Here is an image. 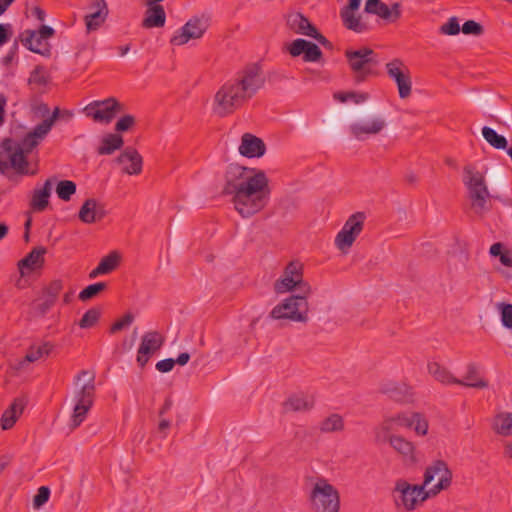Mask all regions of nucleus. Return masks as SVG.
<instances>
[{"label": "nucleus", "instance_id": "5701e85b", "mask_svg": "<svg viewBox=\"0 0 512 512\" xmlns=\"http://www.w3.org/2000/svg\"><path fill=\"white\" fill-rule=\"evenodd\" d=\"M290 55H303L305 62H318L322 58L320 48L316 44L304 39H296L290 44Z\"/></svg>", "mask_w": 512, "mask_h": 512}, {"label": "nucleus", "instance_id": "6e6552de", "mask_svg": "<svg viewBox=\"0 0 512 512\" xmlns=\"http://www.w3.org/2000/svg\"><path fill=\"white\" fill-rule=\"evenodd\" d=\"M246 99L231 80L225 82L215 93L212 101V112L220 117L232 114L241 107Z\"/></svg>", "mask_w": 512, "mask_h": 512}, {"label": "nucleus", "instance_id": "aec40b11", "mask_svg": "<svg viewBox=\"0 0 512 512\" xmlns=\"http://www.w3.org/2000/svg\"><path fill=\"white\" fill-rule=\"evenodd\" d=\"M290 27L297 34L305 35L316 39L320 44L324 46H330V42L320 34L316 27L310 23V21L302 14L297 13L290 19Z\"/></svg>", "mask_w": 512, "mask_h": 512}, {"label": "nucleus", "instance_id": "09e8293b", "mask_svg": "<svg viewBox=\"0 0 512 512\" xmlns=\"http://www.w3.org/2000/svg\"><path fill=\"white\" fill-rule=\"evenodd\" d=\"M107 288V284L104 282H98L95 284H91L84 288L78 295L79 299L83 302H86L94 297H96L99 293L104 291Z\"/></svg>", "mask_w": 512, "mask_h": 512}, {"label": "nucleus", "instance_id": "c03bdc74", "mask_svg": "<svg viewBox=\"0 0 512 512\" xmlns=\"http://www.w3.org/2000/svg\"><path fill=\"white\" fill-rule=\"evenodd\" d=\"M482 135L492 147L496 149H506L508 144L506 138L499 135L494 129L485 126L482 128Z\"/></svg>", "mask_w": 512, "mask_h": 512}, {"label": "nucleus", "instance_id": "603ef678", "mask_svg": "<svg viewBox=\"0 0 512 512\" xmlns=\"http://www.w3.org/2000/svg\"><path fill=\"white\" fill-rule=\"evenodd\" d=\"M460 32V24L457 17H451L440 27V33L444 35H457Z\"/></svg>", "mask_w": 512, "mask_h": 512}, {"label": "nucleus", "instance_id": "5fc2aeb1", "mask_svg": "<svg viewBox=\"0 0 512 512\" xmlns=\"http://www.w3.org/2000/svg\"><path fill=\"white\" fill-rule=\"evenodd\" d=\"M63 289V281L60 279L53 280L44 290V295L51 299L56 301L57 296L59 295L60 291Z\"/></svg>", "mask_w": 512, "mask_h": 512}, {"label": "nucleus", "instance_id": "9d476101", "mask_svg": "<svg viewBox=\"0 0 512 512\" xmlns=\"http://www.w3.org/2000/svg\"><path fill=\"white\" fill-rule=\"evenodd\" d=\"M231 81L236 84L237 89L247 101L262 88L265 78L260 66L252 63L241 69Z\"/></svg>", "mask_w": 512, "mask_h": 512}, {"label": "nucleus", "instance_id": "cd10ccee", "mask_svg": "<svg viewBox=\"0 0 512 512\" xmlns=\"http://www.w3.org/2000/svg\"><path fill=\"white\" fill-rule=\"evenodd\" d=\"M46 249L43 247L33 248L32 251L18 262V269L21 276L41 268L44 263V254Z\"/></svg>", "mask_w": 512, "mask_h": 512}, {"label": "nucleus", "instance_id": "f3484780", "mask_svg": "<svg viewBox=\"0 0 512 512\" xmlns=\"http://www.w3.org/2000/svg\"><path fill=\"white\" fill-rule=\"evenodd\" d=\"M386 127V120L382 116H373L350 125L351 135L357 140H365L370 136L381 133Z\"/></svg>", "mask_w": 512, "mask_h": 512}, {"label": "nucleus", "instance_id": "20e7f679", "mask_svg": "<svg viewBox=\"0 0 512 512\" xmlns=\"http://www.w3.org/2000/svg\"><path fill=\"white\" fill-rule=\"evenodd\" d=\"M396 509L400 512H412L419 509L431 499L422 484H412L405 479H398L392 490Z\"/></svg>", "mask_w": 512, "mask_h": 512}, {"label": "nucleus", "instance_id": "a18cd8bd", "mask_svg": "<svg viewBox=\"0 0 512 512\" xmlns=\"http://www.w3.org/2000/svg\"><path fill=\"white\" fill-rule=\"evenodd\" d=\"M411 428H413L417 436H426L429 430V422L427 418L417 412H412L410 416Z\"/></svg>", "mask_w": 512, "mask_h": 512}, {"label": "nucleus", "instance_id": "338daca9", "mask_svg": "<svg viewBox=\"0 0 512 512\" xmlns=\"http://www.w3.org/2000/svg\"><path fill=\"white\" fill-rule=\"evenodd\" d=\"M36 33L39 35L40 38H43L44 40L52 37L54 35V30L53 28L47 26V25H42L38 31H36Z\"/></svg>", "mask_w": 512, "mask_h": 512}, {"label": "nucleus", "instance_id": "ddd939ff", "mask_svg": "<svg viewBox=\"0 0 512 512\" xmlns=\"http://www.w3.org/2000/svg\"><path fill=\"white\" fill-rule=\"evenodd\" d=\"M205 20L193 17L189 19L181 28L176 30L170 39L173 46H183L191 40L200 39L207 30Z\"/></svg>", "mask_w": 512, "mask_h": 512}, {"label": "nucleus", "instance_id": "f03ea898", "mask_svg": "<svg viewBox=\"0 0 512 512\" xmlns=\"http://www.w3.org/2000/svg\"><path fill=\"white\" fill-rule=\"evenodd\" d=\"M463 183L468 191L473 210L482 214L490 209V192L486 182V170H479L474 164L463 169Z\"/></svg>", "mask_w": 512, "mask_h": 512}, {"label": "nucleus", "instance_id": "4c0bfd02", "mask_svg": "<svg viewBox=\"0 0 512 512\" xmlns=\"http://www.w3.org/2000/svg\"><path fill=\"white\" fill-rule=\"evenodd\" d=\"M380 391L389 397L402 400L406 395H411V387L404 383H396L393 381H385L380 385Z\"/></svg>", "mask_w": 512, "mask_h": 512}, {"label": "nucleus", "instance_id": "052dcab7", "mask_svg": "<svg viewBox=\"0 0 512 512\" xmlns=\"http://www.w3.org/2000/svg\"><path fill=\"white\" fill-rule=\"evenodd\" d=\"M29 82L30 83H36V84H39V85H44L46 84L47 82V78H46V74H45V71L42 67H36L30 77H29Z\"/></svg>", "mask_w": 512, "mask_h": 512}, {"label": "nucleus", "instance_id": "58836bf2", "mask_svg": "<svg viewBox=\"0 0 512 512\" xmlns=\"http://www.w3.org/2000/svg\"><path fill=\"white\" fill-rule=\"evenodd\" d=\"M493 430L495 433L501 436H511L512 435V413L501 411L498 412L493 420L492 424Z\"/></svg>", "mask_w": 512, "mask_h": 512}, {"label": "nucleus", "instance_id": "39448f33", "mask_svg": "<svg viewBox=\"0 0 512 512\" xmlns=\"http://www.w3.org/2000/svg\"><path fill=\"white\" fill-rule=\"evenodd\" d=\"M94 375L86 370L81 371L76 379L78 389L75 392L76 404L72 415L73 428L78 427L86 418L93 405L95 385Z\"/></svg>", "mask_w": 512, "mask_h": 512}, {"label": "nucleus", "instance_id": "9b49d317", "mask_svg": "<svg viewBox=\"0 0 512 512\" xmlns=\"http://www.w3.org/2000/svg\"><path fill=\"white\" fill-rule=\"evenodd\" d=\"M366 216L362 212H356L349 216L334 239L335 247L342 253L348 254L358 236L364 228Z\"/></svg>", "mask_w": 512, "mask_h": 512}, {"label": "nucleus", "instance_id": "37998d69", "mask_svg": "<svg viewBox=\"0 0 512 512\" xmlns=\"http://www.w3.org/2000/svg\"><path fill=\"white\" fill-rule=\"evenodd\" d=\"M333 98L340 103L353 102L354 104H361L364 103L369 98V96L364 92L339 91L333 94Z\"/></svg>", "mask_w": 512, "mask_h": 512}, {"label": "nucleus", "instance_id": "b1692460", "mask_svg": "<svg viewBox=\"0 0 512 512\" xmlns=\"http://www.w3.org/2000/svg\"><path fill=\"white\" fill-rule=\"evenodd\" d=\"M106 216L104 206L96 199L89 198L81 206L78 217L85 224H92L102 220Z\"/></svg>", "mask_w": 512, "mask_h": 512}, {"label": "nucleus", "instance_id": "69168bd1", "mask_svg": "<svg viewBox=\"0 0 512 512\" xmlns=\"http://www.w3.org/2000/svg\"><path fill=\"white\" fill-rule=\"evenodd\" d=\"M54 303V300H51L44 295L42 302L37 304L36 308L40 311L41 314H45L54 305Z\"/></svg>", "mask_w": 512, "mask_h": 512}, {"label": "nucleus", "instance_id": "473e14b6", "mask_svg": "<svg viewBox=\"0 0 512 512\" xmlns=\"http://www.w3.org/2000/svg\"><path fill=\"white\" fill-rule=\"evenodd\" d=\"M456 384L478 389L488 387V381L480 375L479 369L475 364H469L467 366L463 379H461L460 382H456Z\"/></svg>", "mask_w": 512, "mask_h": 512}, {"label": "nucleus", "instance_id": "e433bc0d", "mask_svg": "<svg viewBox=\"0 0 512 512\" xmlns=\"http://www.w3.org/2000/svg\"><path fill=\"white\" fill-rule=\"evenodd\" d=\"M27 36L22 39L23 45L32 52L48 55L50 53L47 42L40 38L36 31H26Z\"/></svg>", "mask_w": 512, "mask_h": 512}, {"label": "nucleus", "instance_id": "8fccbe9b", "mask_svg": "<svg viewBox=\"0 0 512 512\" xmlns=\"http://www.w3.org/2000/svg\"><path fill=\"white\" fill-rule=\"evenodd\" d=\"M100 315L101 311L98 308H91L87 310L80 319L79 326L83 329L92 328L99 321Z\"/></svg>", "mask_w": 512, "mask_h": 512}, {"label": "nucleus", "instance_id": "3c124183", "mask_svg": "<svg viewBox=\"0 0 512 512\" xmlns=\"http://www.w3.org/2000/svg\"><path fill=\"white\" fill-rule=\"evenodd\" d=\"M269 318L276 321L288 319V297L282 299L272 308Z\"/></svg>", "mask_w": 512, "mask_h": 512}, {"label": "nucleus", "instance_id": "c85d7f7f", "mask_svg": "<svg viewBox=\"0 0 512 512\" xmlns=\"http://www.w3.org/2000/svg\"><path fill=\"white\" fill-rule=\"evenodd\" d=\"M52 192V180L47 179L41 188H35L30 199V208L34 212H42L49 205V198Z\"/></svg>", "mask_w": 512, "mask_h": 512}, {"label": "nucleus", "instance_id": "f257e3e1", "mask_svg": "<svg viewBox=\"0 0 512 512\" xmlns=\"http://www.w3.org/2000/svg\"><path fill=\"white\" fill-rule=\"evenodd\" d=\"M224 193L233 195L234 207L242 217H250L266 206L270 189L263 171L236 167L229 173Z\"/></svg>", "mask_w": 512, "mask_h": 512}, {"label": "nucleus", "instance_id": "4d7b16f0", "mask_svg": "<svg viewBox=\"0 0 512 512\" xmlns=\"http://www.w3.org/2000/svg\"><path fill=\"white\" fill-rule=\"evenodd\" d=\"M133 321H134V316L130 313H127L111 326L110 331H111V333H116V332L128 327L129 325H131Z\"/></svg>", "mask_w": 512, "mask_h": 512}, {"label": "nucleus", "instance_id": "0e129e2a", "mask_svg": "<svg viewBox=\"0 0 512 512\" xmlns=\"http://www.w3.org/2000/svg\"><path fill=\"white\" fill-rule=\"evenodd\" d=\"M274 290L277 294H284L288 292V276L283 275L274 285Z\"/></svg>", "mask_w": 512, "mask_h": 512}, {"label": "nucleus", "instance_id": "79ce46f5", "mask_svg": "<svg viewBox=\"0 0 512 512\" xmlns=\"http://www.w3.org/2000/svg\"><path fill=\"white\" fill-rule=\"evenodd\" d=\"M312 295V286L307 280L294 281L290 276V298L301 297L308 301Z\"/></svg>", "mask_w": 512, "mask_h": 512}, {"label": "nucleus", "instance_id": "1a4fd4ad", "mask_svg": "<svg viewBox=\"0 0 512 512\" xmlns=\"http://www.w3.org/2000/svg\"><path fill=\"white\" fill-rule=\"evenodd\" d=\"M379 443H387L407 468L416 467L421 461V454L416 443L403 435L376 438Z\"/></svg>", "mask_w": 512, "mask_h": 512}, {"label": "nucleus", "instance_id": "7c9ffc66", "mask_svg": "<svg viewBox=\"0 0 512 512\" xmlns=\"http://www.w3.org/2000/svg\"><path fill=\"white\" fill-rule=\"evenodd\" d=\"M166 23V13L163 6H147L144 18L142 20V27L161 28Z\"/></svg>", "mask_w": 512, "mask_h": 512}, {"label": "nucleus", "instance_id": "6ab92c4d", "mask_svg": "<svg viewBox=\"0 0 512 512\" xmlns=\"http://www.w3.org/2000/svg\"><path fill=\"white\" fill-rule=\"evenodd\" d=\"M316 405V393L313 389H296L290 394V411L306 414L311 412Z\"/></svg>", "mask_w": 512, "mask_h": 512}, {"label": "nucleus", "instance_id": "a19ab883", "mask_svg": "<svg viewBox=\"0 0 512 512\" xmlns=\"http://www.w3.org/2000/svg\"><path fill=\"white\" fill-rule=\"evenodd\" d=\"M123 138L118 134H108L103 137L101 145L98 148L100 155H110L114 151L120 149L123 145Z\"/></svg>", "mask_w": 512, "mask_h": 512}, {"label": "nucleus", "instance_id": "0eeeda50", "mask_svg": "<svg viewBox=\"0 0 512 512\" xmlns=\"http://www.w3.org/2000/svg\"><path fill=\"white\" fill-rule=\"evenodd\" d=\"M453 479V473L444 460L432 461L424 470L422 486L429 496L435 498L442 491L447 490Z\"/></svg>", "mask_w": 512, "mask_h": 512}, {"label": "nucleus", "instance_id": "c756f323", "mask_svg": "<svg viewBox=\"0 0 512 512\" xmlns=\"http://www.w3.org/2000/svg\"><path fill=\"white\" fill-rule=\"evenodd\" d=\"M428 374L437 382L443 385H452L460 382L451 372L435 360H430L427 363Z\"/></svg>", "mask_w": 512, "mask_h": 512}, {"label": "nucleus", "instance_id": "72a5a7b5", "mask_svg": "<svg viewBox=\"0 0 512 512\" xmlns=\"http://www.w3.org/2000/svg\"><path fill=\"white\" fill-rule=\"evenodd\" d=\"M318 429L325 434L340 433L345 429L344 418L338 413H331L319 422Z\"/></svg>", "mask_w": 512, "mask_h": 512}, {"label": "nucleus", "instance_id": "680f3d73", "mask_svg": "<svg viewBox=\"0 0 512 512\" xmlns=\"http://www.w3.org/2000/svg\"><path fill=\"white\" fill-rule=\"evenodd\" d=\"M134 122L133 116L126 115L117 121L115 129L119 132L127 131L133 126Z\"/></svg>", "mask_w": 512, "mask_h": 512}, {"label": "nucleus", "instance_id": "2eb2a0df", "mask_svg": "<svg viewBox=\"0 0 512 512\" xmlns=\"http://www.w3.org/2000/svg\"><path fill=\"white\" fill-rule=\"evenodd\" d=\"M388 76L393 79L397 85L399 97L406 99L412 92V81L410 71L400 60L395 59L386 64Z\"/></svg>", "mask_w": 512, "mask_h": 512}, {"label": "nucleus", "instance_id": "e2e57ef3", "mask_svg": "<svg viewBox=\"0 0 512 512\" xmlns=\"http://www.w3.org/2000/svg\"><path fill=\"white\" fill-rule=\"evenodd\" d=\"M175 365V360L172 358H167L157 362L156 369L161 373L170 372Z\"/></svg>", "mask_w": 512, "mask_h": 512}, {"label": "nucleus", "instance_id": "393cba45", "mask_svg": "<svg viewBox=\"0 0 512 512\" xmlns=\"http://www.w3.org/2000/svg\"><path fill=\"white\" fill-rule=\"evenodd\" d=\"M122 165V170L128 175H138L142 171V156L134 148H126L117 158Z\"/></svg>", "mask_w": 512, "mask_h": 512}, {"label": "nucleus", "instance_id": "bb28decb", "mask_svg": "<svg viewBox=\"0 0 512 512\" xmlns=\"http://www.w3.org/2000/svg\"><path fill=\"white\" fill-rule=\"evenodd\" d=\"M59 112V108H55L52 115L48 119H45L42 123L37 125L33 131L26 135V144L29 146V148L36 147L46 137L54 122L58 118Z\"/></svg>", "mask_w": 512, "mask_h": 512}, {"label": "nucleus", "instance_id": "2f4dec72", "mask_svg": "<svg viewBox=\"0 0 512 512\" xmlns=\"http://www.w3.org/2000/svg\"><path fill=\"white\" fill-rule=\"evenodd\" d=\"M310 305L303 298H290V322L307 323L309 320Z\"/></svg>", "mask_w": 512, "mask_h": 512}, {"label": "nucleus", "instance_id": "13d9d810", "mask_svg": "<svg viewBox=\"0 0 512 512\" xmlns=\"http://www.w3.org/2000/svg\"><path fill=\"white\" fill-rule=\"evenodd\" d=\"M49 496H50L49 488L46 486H41L38 489L37 494L34 496V500H33L34 506L37 508L41 507L44 503H46L48 501Z\"/></svg>", "mask_w": 512, "mask_h": 512}, {"label": "nucleus", "instance_id": "f704fd0d", "mask_svg": "<svg viewBox=\"0 0 512 512\" xmlns=\"http://www.w3.org/2000/svg\"><path fill=\"white\" fill-rule=\"evenodd\" d=\"M120 262V255L117 252H111L103 257L98 266L89 273V278L94 279L99 275L111 273L117 268Z\"/></svg>", "mask_w": 512, "mask_h": 512}, {"label": "nucleus", "instance_id": "de8ad7c7", "mask_svg": "<svg viewBox=\"0 0 512 512\" xmlns=\"http://www.w3.org/2000/svg\"><path fill=\"white\" fill-rule=\"evenodd\" d=\"M341 17L348 29L356 32H362L364 30L365 26L360 21V18L356 16L355 11L342 10Z\"/></svg>", "mask_w": 512, "mask_h": 512}, {"label": "nucleus", "instance_id": "774afa93", "mask_svg": "<svg viewBox=\"0 0 512 512\" xmlns=\"http://www.w3.org/2000/svg\"><path fill=\"white\" fill-rule=\"evenodd\" d=\"M171 422L167 419H161L158 424V431L162 433V437L166 438L167 430L170 428Z\"/></svg>", "mask_w": 512, "mask_h": 512}, {"label": "nucleus", "instance_id": "dca6fc26", "mask_svg": "<svg viewBox=\"0 0 512 512\" xmlns=\"http://www.w3.org/2000/svg\"><path fill=\"white\" fill-rule=\"evenodd\" d=\"M165 342V337L159 331H149L144 333L137 351V363L144 367L152 355L161 349Z\"/></svg>", "mask_w": 512, "mask_h": 512}, {"label": "nucleus", "instance_id": "bf43d9fd", "mask_svg": "<svg viewBox=\"0 0 512 512\" xmlns=\"http://www.w3.org/2000/svg\"><path fill=\"white\" fill-rule=\"evenodd\" d=\"M304 265L300 261H290V276L294 281L305 280L303 277Z\"/></svg>", "mask_w": 512, "mask_h": 512}, {"label": "nucleus", "instance_id": "4468645a", "mask_svg": "<svg viewBox=\"0 0 512 512\" xmlns=\"http://www.w3.org/2000/svg\"><path fill=\"white\" fill-rule=\"evenodd\" d=\"M120 104L115 98H108L102 101H93L86 105L83 112L95 122L108 124L118 112Z\"/></svg>", "mask_w": 512, "mask_h": 512}, {"label": "nucleus", "instance_id": "864d4df0", "mask_svg": "<svg viewBox=\"0 0 512 512\" xmlns=\"http://www.w3.org/2000/svg\"><path fill=\"white\" fill-rule=\"evenodd\" d=\"M497 308L501 313V321L507 328L512 329V304L499 303Z\"/></svg>", "mask_w": 512, "mask_h": 512}, {"label": "nucleus", "instance_id": "49530a36", "mask_svg": "<svg viewBox=\"0 0 512 512\" xmlns=\"http://www.w3.org/2000/svg\"><path fill=\"white\" fill-rule=\"evenodd\" d=\"M76 193V184L71 180L59 181L56 186V194L63 201H69Z\"/></svg>", "mask_w": 512, "mask_h": 512}, {"label": "nucleus", "instance_id": "a211bd4d", "mask_svg": "<svg viewBox=\"0 0 512 512\" xmlns=\"http://www.w3.org/2000/svg\"><path fill=\"white\" fill-rule=\"evenodd\" d=\"M412 412H400L389 415L375 428V438L396 436L394 431L398 428H411L410 416Z\"/></svg>", "mask_w": 512, "mask_h": 512}, {"label": "nucleus", "instance_id": "412c9836", "mask_svg": "<svg viewBox=\"0 0 512 512\" xmlns=\"http://www.w3.org/2000/svg\"><path fill=\"white\" fill-rule=\"evenodd\" d=\"M90 8L92 11L84 17L88 33L98 30L106 21L109 13L105 0H94Z\"/></svg>", "mask_w": 512, "mask_h": 512}, {"label": "nucleus", "instance_id": "7ed1b4c3", "mask_svg": "<svg viewBox=\"0 0 512 512\" xmlns=\"http://www.w3.org/2000/svg\"><path fill=\"white\" fill-rule=\"evenodd\" d=\"M307 501L312 512H339L340 494L324 477L311 479Z\"/></svg>", "mask_w": 512, "mask_h": 512}, {"label": "nucleus", "instance_id": "ea45409f", "mask_svg": "<svg viewBox=\"0 0 512 512\" xmlns=\"http://www.w3.org/2000/svg\"><path fill=\"white\" fill-rule=\"evenodd\" d=\"M52 350V346L49 343H44L37 347H31L25 357L19 361L15 367L17 370H21L25 367L26 363H31L39 360L45 355H48Z\"/></svg>", "mask_w": 512, "mask_h": 512}, {"label": "nucleus", "instance_id": "423d86ee", "mask_svg": "<svg viewBox=\"0 0 512 512\" xmlns=\"http://www.w3.org/2000/svg\"><path fill=\"white\" fill-rule=\"evenodd\" d=\"M1 147L0 170L13 169L22 175L29 174L27 154L30 153L34 147L29 148L26 144V136L21 142L5 139Z\"/></svg>", "mask_w": 512, "mask_h": 512}, {"label": "nucleus", "instance_id": "6e6d98bb", "mask_svg": "<svg viewBox=\"0 0 512 512\" xmlns=\"http://www.w3.org/2000/svg\"><path fill=\"white\" fill-rule=\"evenodd\" d=\"M462 32L466 35L480 36L483 34V26L474 20L466 21L461 28Z\"/></svg>", "mask_w": 512, "mask_h": 512}, {"label": "nucleus", "instance_id": "a878e982", "mask_svg": "<svg viewBox=\"0 0 512 512\" xmlns=\"http://www.w3.org/2000/svg\"><path fill=\"white\" fill-rule=\"evenodd\" d=\"M365 11L367 13L376 14L382 19L389 21H396L401 15L400 5L398 3H394L389 7L380 0H367Z\"/></svg>", "mask_w": 512, "mask_h": 512}, {"label": "nucleus", "instance_id": "f8f14e48", "mask_svg": "<svg viewBox=\"0 0 512 512\" xmlns=\"http://www.w3.org/2000/svg\"><path fill=\"white\" fill-rule=\"evenodd\" d=\"M349 66L355 74L357 82H362L368 74L371 73L373 66L377 61L374 58V52L370 48H360L357 50L348 49L345 52Z\"/></svg>", "mask_w": 512, "mask_h": 512}, {"label": "nucleus", "instance_id": "4be33fe9", "mask_svg": "<svg viewBox=\"0 0 512 512\" xmlns=\"http://www.w3.org/2000/svg\"><path fill=\"white\" fill-rule=\"evenodd\" d=\"M239 153L247 158H259L266 152L263 140L251 133H244L239 145Z\"/></svg>", "mask_w": 512, "mask_h": 512}, {"label": "nucleus", "instance_id": "c9c22d12", "mask_svg": "<svg viewBox=\"0 0 512 512\" xmlns=\"http://www.w3.org/2000/svg\"><path fill=\"white\" fill-rule=\"evenodd\" d=\"M25 403L22 399H16L8 409L4 411L1 417V427L8 430L13 427L17 419L23 413Z\"/></svg>", "mask_w": 512, "mask_h": 512}]
</instances>
